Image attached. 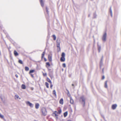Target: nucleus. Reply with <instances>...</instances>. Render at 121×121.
<instances>
[{"label": "nucleus", "mask_w": 121, "mask_h": 121, "mask_svg": "<svg viewBox=\"0 0 121 121\" xmlns=\"http://www.w3.org/2000/svg\"><path fill=\"white\" fill-rule=\"evenodd\" d=\"M85 99L83 96H81L80 99V101L81 102V103L83 104V106H84L85 104Z\"/></svg>", "instance_id": "f257e3e1"}, {"label": "nucleus", "mask_w": 121, "mask_h": 121, "mask_svg": "<svg viewBox=\"0 0 121 121\" xmlns=\"http://www.w3.org/2000/svg\"><path fill=\"white\" fill-rule=\"evenodd\" d=\"M107 34L106 32H105L103 34V36L102 38V39L104 42H105L106 41L107 39Z\"/></svg>", "instance_id": "f03ea898"}, {"label": "nucleus", "mask_w": 121, "mask_h": 121, "mask_svg": "<svg viewBox=\"0 0 121 121\" xmlns=\"http://www.w3.org/2000/svg\"><path fill=\"white\" fill-rule=\"evenodd\" d=\"M65 54L64 52H62L61 55V57L60 59V60L61 62H64L65 61Z\"/></svg>", "instance_id": "7ed1b4c3"}, {"label": "nucleus", "mask_w": 121, "mask_h": 121, "mask_svg": "<svg viewBox=\"0 0 121 121\" xmlns=\"http://www.w3.org/2000/svg\"><path fill=\"white\" fill-rule=\"evenodd\" d=\"M42 114L43 115L45 116L47 115V112L45 108H42Z\"/></svg>", "instance_id": "20e7f679"}, {"label": "nucleus", "mask_w": 121, "mask_h": 121, "mask_svg": "<svg viewBox=\"0 0 121 121\" xmlns=\"http://www.w3.org/2000/svg\"><path fill=\"white\" fill-rule=\"evenodd\" d=\"M58 112L56 111H55L54 112H53L52 114V115L56 117V119L57 120L58 119V117H57L58 115L57 114Z\"/></svg>", "instance_id": "39448f33"}, {"label": "nucleus", "mask_w": 121, "mask_h": 121, "mask_svg": "<svg viewBox=\"0 0 121 121\" xmlns=\"http://www.w3.org/2000/svg\"><path fill=\"white\" fill-rule=\"evenodd\" d=\"M26 104L27 105L29 106L30 107L32 108L33 107V105L29 101H27L26 102Z\"/></svg>", "instance_id": "423d86ee"}, {"label": "nucleus", "mask_w": 121, "mask_h": 121, "mask_svg": "<svg viewBox=\"0 0 121 121\" xmlns=\"http://www.w3.org/2000/svg\"><path fill=\"white\" fill-rule=\"evenodd\" d=\"M57 46L58 48H60V40L59 39H57L56 40Z\"/></svg>", "instance_id": "0eeeda50"}, {"label": "nucleus", "mask_w": 121, "mask_h": 121, "mask_svg": "<svg viewBox=\"0 0 121 121\" xmlns=\"http://www.w3.org/2000/svg\"><path fill=\"white\" fill-rule=\"evenodd\" d=\"M52 55H48V58L49 61L50 62H51L52 61Z\"/></svg>", "instance_id": "6e6552de"}, {"label": "nucleus", "mask_w": 121, "mask_h": 121, "mask_svg": "<svg viewBox=\"0 0 121 121\" xmlns=\"http://www.w3.org/2000/svg\"><path fill=\"white\" fill-rule=\"evenodd\" d=\"M15 99H21V98L19 97V96L17 95H15Z\"/></svg>", "instance_id": "1a4fd4ad"}, {"label": "nucleus", "mask_w": 121, "mask_h": 121, "mask_svg": "<svg viewBox=\"0 0 121 121\" xmlns=\"http://www.w3.org/2000/svg\"><path fill=\"white\" fill-rule=\"evenodd\" d=\"M117 105L116 104H114L112 105V108L113 109H115L116 108Z\"/></svg>", "instance_id": "9d476101"}, {"label": "nucleus", "mask_w": 121, "mask_h": 121, "mask_svg": "<svg viewBox=\"0 0 121 121\" xmlns=\"http://www.w3.org/2000/svg\"><path fill=\"white\" fill-rule=\"evenodd\" d=\"M40 1L41 6L43 7L44 6V2L43 0H40Z\"/></svg>", "instance_id": "9b49d317"}, {"label": "nucleus", "mask_w": 121, "mask_h": 121, "mask_svg": "<svg viewBox=\"0 0 121 121\" xmlns=\"http://www.w3.org/2000/svg\"><path fill=\"white\" fill-rule=\"evenodd\" d=\"M39 105L38 103H36L35 105V108L36 109H38L39 107Z\"/></svg>", "instance_id": "f8f14e48"}, {"label": "nucleus", "mask_w": 121, "mask_h": 121, "mask_svg": "<svg viewBox=\"0 0 121 121\" xmlns=\"http://www.w3.org/2000/svg\"><path fill=\"white\" fill-rule=\"evenodd\" d=\"M70 102L71 104H73V100L71 97H70Z\"/></svg>", "instance_id": "ddd939ff"}, {"label": "nucleus", "mask_w": 121, "mask_h": 121, "mask_svg": "<svg viewBox=\"0 0 121 121\" xmlns=\"http://www.w3.org/2000/svg\"><path fill=\"white\" fill-rule=\"evenodd\" d=\"M60 103L61 104H63V99H60L59 101Z\"/></svg>", "instance_id": "4468645a"}, {"label": "nucleus", "mask_w": 121, "mask_h": 121, "mask_svg": "<svg viewBox=\"0 0 121 121\" xmlns=\"http://www.w3.org/2000/svg\"><path fill=\"white\" fill-rule=\"evenodd\" d=\"M14 54L15 56H17L18 55V53L16 51H14Z\"/></svg>", "instance_id": "2eb2a0df"}, {"label": "nucleus", "mask_w": 121, "mask_h": 121, "mask_svg": "<svg viewBox=\"0 0 121 121\" xmlns=\"http://www.w3.org/2000/svg\"><path fill=\"white\" fill-rule=\"evenodd\" d=\"M68 114V112H65L64 113V117H66L67 115Z\"/></svg>", "instance_id": "dca6fc26"}, {"label": "nucleus", "mask_w": 121, "mask_h": 121, "mask_svg": "<svg viewBox=\"0 0 121 121\" xmlns=\"http://www.w3.org/2000/svg\"><path fill=\"white\" fill-rule=\"evenodd\" d=\"M107 81H105V85L104 86L106 88H107Z\"/></svg>", "instance_id": "f3484780"}, {"label": "nucleus", "mask_w": 121, "mask_h": 121, "mask_svg": "<svg viewBox=\"0 0 121 121\" xmlns=\"http://www.w3.org/2000/svg\"><path fill=\"white\" fill-rule=\"evenodd\" d=\"M22 89H25L26 88V86L22 84Z\"/></svg>", "instance_id": "a211bd4d"}, {"label": "nucleus", "mask_w": 121, "mask_h": 121, "mask_svg": "<svg viewBox=\"0 0 121 121\" xmlns=\"http://www.w3.org/2000/svg\"><path fill=\"white\" fill-rule=\"evenodd\" d=\"M110 13H111V16L112 17V11L111 8V7L110 8Z\"/></svg>", "instance_id": "6ab92c4d"}, {"label": "nucleus", "mask_w": 121, "mask_h": 121, "mask_svg": "<svg viewBox=\"0 0 121 121\" xmlns=\"http://www.w3.org/2000/svg\"><path fill=\"white\" fill-rule=\"evenodd\" d=\"M25 69L26 71H28L29 70V68L27 67H25Z\"/></svg>", "instance_id": "aec40b11"}, {"label": "nucleus", "mask_w": 121, "mask_h": 121, "mask_svg": "<svg viewBox=\"0 0 121 121\" xmlns=\"http://www.w3.org/2000/svg\"><path fill=\"white\" fill-rule=\"evenodd\" d=\"M47 80L48 82L50 83H52V82L50 80V79L48 78H47Z\"/></svg>", "instance_id": "412c9836"}, {"label": "nucleus", "mask_w": 121, "mask_h": 121, "mask_svg": "<svg viewBox=\"0 0 121 121\" xmlns=\"http://www.w3.org/2000/svg\"><path fill=\"white\" fill-rule=\"evenodd\" d=\"M45 85L47 87V88H49V84H48L47 82H45Z\"/></svg>", "instance_id": "4be33fe9"}, {"label": "nucleus", "mask_w": 121, "mask_h": 121, "mask_svg": "<svg viewBox=\"0 0 121 121\" xmlns=\"http://www.w3.org/2000/svg\"><path fill=\"white\" fill-rule=\"evenodd\" d=\"M18 62L21 64H22L23 63L22 60H19L18 61Z\"/></svg>", "instance_id": "5701e85b"}, {"label": "nucleus", "mask_w": 121, "mask_h": 121, "mask_svg": "<svg viewBox=\"0 0 121 121\" xmlns=\"http://www.w3.org/2000/svg\"><path fill=\"white\" fill-rule=\"evenodd\" d=\"M52 37L53 38V40H55L56 38V36L55 35H52Z\"/></svg>", "instance_id": "b1692460"}, {"label": "nucleus", "mask_w": 121, "mask_h": 121, "mask_svg": "<svg viewBox=\"0 0 121 121\" xmlns=\"http://www.w3.org/2000/svg\"><path fill=\"white\" fill-rule=\"evenodd\" d=\"M35 71V70H30V72L29 73V74H30L31 73H33L34 71Z\"/></svg>", "instance_id": "393cba45"}, {"label": "nucleus", "mask_w": 121, "mask_h": 121, "mask_svg": "<svg viewBox=\"0 0 121 121\" xmlns=\"http://www.w3.org/2000/svg\"><path fill=\"white\" fill-rule=\"evenodd\" d=\"M53 94L55 96H56V92L55 90H54L53 92Z\"/></svg>", "instance_id": "a878e982"}, {"label": "nucleus", "mask_w": 121, "mask_h": 121, "mask_svg": "<svg viewBox=\"0 0 121 121\" xmlns=\"http://www.w3.org/2000/svg\"><path fill=\"white\" fill-rule=\"evenodd\" d=\"M0 117L1 118L4 119V116L3 115H2L1 113H0Z\"/></svg>", "instance_id": "bb28decb"}, {"label": "nucleus", "mask_w": 121, "mask_h": 121, "mask_svg": "<svg viewBox=\"0 0 121 121\" xmlns=\"http://www.w3.org/2000/svg\"><path fill=\"white\" fill-rule=\"evenodd\" d=\"M101 49V47L100 46H99L98 47V50L99 51V52L100 51Z\"/></svg>", "instance_id": "cd10ccee"}, {"label": "nucleus", "mask_w": 121, "mask_h": 121, "mask_svg": "<svg viewBox=\"0 0 121 121\" xmlns=\"http://www.w3.org/2000/svg\"><path fill=\"white\" fill-rule=\"evenodd\" d=\"M45 53V51H44L43 53L42 54V58H43L44 56V55Z\"/></svg>", "instance_id": "c85d7f7f"}, {"label": "nucleus", "mask_w": 121, "mask_h": 121, "mask_svg": "<svg viewBox=\"0 0 121 121\" xmlns=\"http://www.w3.org/2000/svg\"><path fill=\"white\" fill-rule=\"evenodd\" d=\"M61 112V109H60L58 110V113L60 114Z\"/></svg>", "instance_id": "c756f323"}, {"label": "nucleus", "mask_w": 121, "mask_h": 121, "mask_svg": "<svg viewBox=\"0 0 121 121\" xmlns=\"http://www.w3.org/2000/svg\"><path fill=\"white\" fill-rule=\"evenodd\" d=\"M46 64L47 65H48V66H50V65L48 62H47L46 63Z\"/></svg>", "instance_id": "7c9ffc66"}, {"label": "nucleus", "mask_w": 121, "mask_h": 121, "mask_svg": "<svg viewBox=\"0 0 121 121\" xmlns=\"http://www.w3.org/2000/svg\"><path fill=\"white\" fill-rule=\"evenodd\" d=\"M67 91L68 92V93L67 94V95L69 96H70V94L69 91Z\"/></svg>", "instance_id": "2f4dec72"}, {"label": "nucleus", "mask_w": 121, "mask_h": 121, "mask_svg": "<svg viewBox=\"0 0 121 121\" xmlns=\"http://www.w3.org/2000/svg\"><path fill=\"white\" fill-rule=\"evenodd\" d=\"M62 66L64 67V68L65 67H66L65 64V63L63 64L62 65Z\"/></svg>", "instance_id": "473e14b6"}, {"label": "nucleus", "mask_w": 121, "mask_h": 121, "mask_svg": "<svg viewBox=\"0 0 121 121\" xmlns=\"http://www.w3.org/2000/svg\"><path fill=\"white\" fill-rule=\"evenodd\" d=\"M43 75L44 76H46L47 75V73H43Z\"/></svg>", "instance_id": "72a5a7b5"}, {"label": "nucleus", "mask_w": 121, "mask_h": 121, "mask_svg": "<svg viewBox=\"0 0 121 121\" xmlns=\"http://www.w3.org/2000/svg\"><path fill=\"white\" fill-rule=\"evenodd\" d=\"M50 77L51 79H52L53 78V77L52 75H50Z\"/></svg>", "instance_id": "f704fd0d"}, {"label": "nucleus", "mask_w": 121, "mask_h": 121, "mask_svg": "<svg viewBox=\"0 0 121 121\" xmlns=\"http://www.w3.org/2000/svg\"><path fill=\"white\" fill-rule=\"evenodd\" d=\"M52 83H50V87L51 89H52Z\"/></svg>", "instance_id": "c9c22d12"}, {"label": "nucleus", "mask_w": 121, "mask_h": 121, "mask_svg": "<svg viewBox=\"0 0 121 121\" xmlns=\"http://www.w3.org/2000/svg\"><path fill=\"white\" fill-rule=\"evenodd\" d=\"M105 78V77L104 76H103L102 77V79H104Z\"/></svg>", "instance_id": "e433bc0d"}, {"label": "nucleus", "mask_w": 121, "mask_h": 121, "mask_svg": "<svg viewBox=\"0 0 121 121\" xmlns=\"http://www.w3.org/2000/svg\"><path fill=\"white\" fill-rule=\"evenodd\" d=\"M46 11L47 12V13H48V10L47 9V7H46Z\"/></svg>", "instance_id": "4c0bfd02"}, {"label": "nucleus", "mask_w": 121, "mask_h": 121, "mask_svg": "<svg viewBox=\"0 0 121 121\" xmlns=\"http://www.w3.org/2000/svg\"><path fill=\"white\" fill-rule=\"evenodd\" d=\"M15 76L17 78L18 77V75L17 74H16Z\"/></svg>", "instance_id": "58836bf2"}, {"label": "nucleus", "mask_w": 121, "mask_h": 121, "mask_svg": "<svg viewBox=\"0 0 121 121\" xmlns=\"http://www.w3.org/2000/svg\"><path fill=\"white\" fill-rule=\"evenodd\" d=\"M31 75L32 76V77H34L33 75V74H31Z\"/></svg>", "instance_id": "ea45409f"}, {"label": "nucleus", "mask_w": 121, "mask_h": 121, "mask_svg": "<svg viewBox=\"0 0 121 121\" xmlns=\"http://www.w3.org/2000/svg\"><path fill=\"white\" fill-rule=\"evenodd\" d=\"M102 59H101V61L100 62V65H101V63H102Z\"/></svg>", "instance_id": "a19ab883"}, {"label": "nucleus", "mask_w": 121, "mask_h": 121, "mask_svg": "<svg viewBox=\"0 0 121 121\" xmlns=\"http://www.w3.org/2000/svg\"><path fill=\"white\" fill-rule=\"evenodd\" d=\"M104 69H102V71H103V72H104Z\"/></svg>", "instance_id": "79ce46f5"}, {"label": "nucleus", "mask_w": 121, "mask_h": 121, "mask_svg": "<svg viewBox=\"0 0 121 121\" xmlns=\"http://www.w3.org/2000/svg\"><path fill=\"white\" fill-rule=\"evenodd\" d=\"M72 86H74V85H73V84H72Z\"/></svg>", "instance_id": "37998d69"}, {"label": "nucleus", "mask_w": 121, "mask_h": 121, "mask_svg": "<svg viewBox=\"0 0 121 121\" xmlns=\"http://www.w3.org/2000/svg\"><path fill=\"white\" fill-rule=\"evenodd\" d=\"M34 121H38L35 120H34Z\"/></svg>", "instance_id": "c03bdc74"}, {"label": "nucleus", "mask_w": 121, "mask_h": 121, "mask_svg": "<svg viewBox=\"0 0 121 121\" xmlns=\"http://www.w3.org/2000/svg\"><path fill=\"white\" fill-rule=\"evenodd\" d=\"M45 61H46V59H45Z\"/></svg>", "instance_id": "a18cd8bd"}, {"label": "nucleus", "mask_w": 121, "mask_h": 121, "mask_svg": "<svg viewBox=\"0 0 121 121\" xmlns=\"http://www.w3.org/2000/svg\"><path fill=\"white\" fill-rule=\"evenodd\" d=\"M45 61H46V59H45Z\"/></svg>", "instance_id": "49530a36"}]
</instances>
